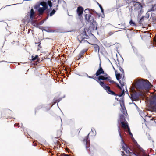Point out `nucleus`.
I'll return each instance as SVG.
<instances>
[{"label": "nucleus", "mask_w": 156, "mask_h": 156, "mask_svg": "<svg viewBox=\"0 0 156 156\" xmlns=\"http://www.w3.org/2000/svg\"><path fill=\"white\" fill-rule=\"evenodd\" d=\"M59 101H60V100H59V101H57H57H58V102H59Z\"/></svg>", "instance_id": "49"}, {"label": "nucleus", "mask_w": 156, "mask_h": 156, "mask_svg": "<svg viewBox=\"0 0 156 156\" xmlns=\"http://www.w3.org/2000/svg\"><path fill=\"white\" fill-rule=\"evenodd\" d=\"M136 144H137V142H136Z\"/></svg>", "instance_id": "53"}, {"label": "nucleus", "mask_w": 156, "mask_h": 156, "mask_svg": "<svg viewBox=\"0 0 156 156\" xmlns=\"http://www.w3.org/2000/svg\"><path fill=\"white\" fill-rule=\"evenodd\" d=\"M106 77L108 78L107 79L105 80L109 81L110 83H115L114 81L111 80V78L108 76L107 74H105V75H104V77L105 78Z\"/></svg>", "instance_id": "18"}, {"label": "nucleus", "mask_w": 156, "mask_h": 156, "mask_svg": "<svg viewBox=\"0 0 156 156\" xmlns=\"http://www.w3.org/2000/svg\"><path fill=\"white\" fill-rule=\"evenodd\" d=\"M155 9H156V7Z\"/></svg>", "instance_id": "55"}, {"label": "nucleus", "mask_w": 156, "mask_h": 156, "mask_svg": "<svg viewBox=\"0 0 156 156\" xmlns=\"http://www.w3.org/2000/svg\"><path fill=\"white\" fill-rule=\"evenodd\" d=\"M90 133L86 136L85 138L84 139L83 143L84 144L86 145V149L89 147L90 146V140H89V135Z\"/></svg>", "instance_id": "4"}, {"label": "nucleus", "mask_w": 156, "mask_h": 156, "mask_svg": "<svg viewBox=\"0 0 156 156\" xmlns=\"http://www.w3.org/2000/svg\"><path fill=\"white\" fill-rule=\"evenodd\" d=\"M48 7V5L46 2H42L40 3L38 11L40 14H42L44 11Z\"/></svg>", "instance_id": "3"}, {"label": "nucleus", "mask_w": 156, "mask_h": 156, "mask_svg": "<svg viewBox=\"0 0 156 156\" xmlns=\"http://www.w3.org/2000/svg\"><path fill=\"white\" fill-rule=\"evenodd\" d=\"M87 51V50H83L80 53L79 55V59H80V58H81L82 56L83 55V54L84 53L86 52Z\"/></svg>", "instance_id": "19"}, {"label": "nucleus", "mask_w": 156, "mask_h": 156, "mask_svg": "<svg viewBox=\"0 0 156 156\" xmlns=\"http://www.w3.org/2000/svg\"><path fill=\"white\" fill-rule=\"evenodd\" d=\"M43 22H41V23H43Z\"/></svg>", "instance_id": "51"}, {"label": "nucleus", "mask_w": 156, "mask_h": 156, "mask_svg": "<svg viewBox=\"0 0 156 156\" xmlns=\"http://www.w3.org/2000/svg\"><path fill=\"white\" fill-rule=\"evenodd\" d=\"M94 48H95V50H96V51L97 50H98V51H99V47L97 45H95V46H94Z\"/></svg>", "instance_id": "26"}, {"label": "nucleus", "mask_w": 156, "mask_h": 156, "mask_svg": "<svg viewBox=\"0 0 156 156\" xmlns=\"http://www.w3.org/2000/svg\"><path fill=\"white\" fill-rule=\"evenodd\" d=\"M134 155L136 156H149L144 153V151H142L140 153L134 154Z\"/></svg>", "instance_id": "14"}, {"label": "nucleus", "mask_w": 156, "mask_h": 156, "mask_svg": "<svg viewBox=\"0 0 156 156\" xmlns=\"http://www.w3.org/2000/svg\"><path fill=\"white\" fill-rule=\"evenodd\" d=\"M113 34V33H111V34H110V35H111V34Z\"/></svg>", "instance_id": "52"}, {"label": "nucleus", "mask_w": 156, "mask_h": 156, "mask_svg": "<svg viewBox=\"0 0 156 156\" xmlns=\"http://www.w3.org/2000/svg\"><path fill=\"white\" fill-rule=\"evenodd\" d=\"M117 86L119 88V89L122 90V89L121 88V87L119 86V84H117Z\"/></svg>", "instance_id": "39"}, {"label": "nucleus", "mask_w": 156, "mask_h": 156, "mask_svg": "<svg viewBox=\"0 0 156 156\" xmlns=\"http://www.w3.org/2000/svg\"><path fill=\"white\" fill-rule=\"evenodd\" d=\"M146 15L147 16H148V17H149V13H148V12H147V13H146Z\"/></svg>", "instance_id": "42"}, {"label": "nucleus", "mask_w": 156, "mask_h": 156, "mask_svg": "<svg viewBox=\"0 0 156 156\" xmlns=\"http://www.w3.org/2000/svg\"><path fill=\"white\" fill-rule=\"evenodd\" d=\"M60 119H61V122H62L61 124H62V120L61 119V118H60Z\"/></svg>", "instance_id": "47"}, {"label": "nucleus", "mask_w": 156, "mask_h": 156, "mask_svg": "<svg viewBox=\"0 0 156 156\" xmlns=\"http://www.w3.org/2000/svg\"><path fill=\"white\" fill-rule=\"evenodd\" d=\"M154 7H153V8L151 9V10H150V11H154Z\"/></svg>", "instance_id": "41"}, {"label": "nucleus", "mask_w": 156, "mask_h": 156, "mask_svg": "<svg viewBox=\"0 0 156 156\" xmlns=\"http://www.w3.org/2000/svg\"><path fill=\"white\" fill-rule=\"evenodd\" d=\"M48 3L50 7H51L52 6V2L50 1H48Z\"/></svg>", "instance_id": "27"}, {"label": "nucleus", "mask_w": 156, "mask_h": 156, "mask_svg": "<svg viewBox=\"0 0 156 156\" xmlns=\"http://www.w3.org/2000/svg\"><path fill=\"white\" fill-rule=\"evenodd\" d=\"M97 29V26H96V27H94L93 28V30H96Z\"/></svg>", "instance_id": "36"}, {"label": "nucleus", "mask_w": 156, "mask_h": 156, "mask_svg": "<svg viewBox=\"0 0 156 156\" xmlns=\"http://www.w3.org/2000/svg\"><path fill=\"white\" fill-rule=\"evenodd\" d=\"M135 9L136 10H139L140 11L141 10L142 8V5L140 4L138 2H136L135 4H134Z\"/></svg>", "instance_id": "10"}, {"label": "nucleus", "mask_w": 156, "mask_h": 156, "mask_svg": "<svg viewBox=\"0 0 156 156\" xmlns=\"http://www.w3.org/2000/svg\"><path fill=\"white\" fill-rule=\"evenodd\" d=\"M120 105L121 107V112H123V114L126 115L127 114V113L126 108L124 106V104L123 103H122L120 104Z\"/></svg>", "instance_id": "11"}, {"label": "nucleus", "mask_w": 156, "mask_h": 156, "mask_svg": "<svg viewBox=\"0 0 156 156\" xmlns=\"http://www.w3.org/2000/svg\"><path fill=\"white\" fill-rule=\"evenodd\" d=\"M40 44L38 45V46L39 47H40Z\"/></svg>", "instance_id": "46"}, {"label": "nucleus", "mask_w": 156, "mask_h": 156, "mask_svg": "<svg viewBox=\"0 0 156 156\" xmlns=\"http://www.w3.org/2000/svg\"><path fill=\"white\" fill-rule=\"evenodd\" d=\"M78 39L79 41L80 42V43H89L87 41L85 40V38H83L82 37L81 35H79L78 36Z\"/></svg>", "instance_id": "9"}, {"label": "nucleus", "mask_w": 156, "mask_h": 156, "mask_svg": "<svg viewBox=\"0 0 156 156\" xmlns=\"http://www.w3.org/2000/svg\"><path fill=\"white\" fill-rule=\"evenodd\" d=\"M91 10H92L91 9H87L85 10L84 12L86 13H87L90 14H91Z\"/></svg>", "instance_id": "21"}, {"label": "nucleus", "mask_w": 156, "mask_h": 156, "mask_svg": "<svg viewBox=\"0 0 156 156\" xmlns=\"http://www.w3.org/2000/svg\"><path fill=\"white\" fill-rule=\"evenodd\" d=\"M62 156H69L67 154H62Z\"/></svg>", "instance_id": "34"}, {"label": "nucleus", "mask_w": 156, "mask_h": 156, "mask_svg": "<svg viewBox=\"0 0 156 156\" xmlns=\"http://www.w3.org/2000/svg\"><path fill=\"white\" fill-rule=\"evenodd\" d=\"M98 4H99V6L101 9L102 13H103L104 12V10H103L102 7L101 6V5L99 4L98 3Z\"/></svg>", "instance_id": "28"}, {"label": "nucleus", "mask_w": 156, "mask_h": 156, "mask_svg": "<svg viewBox=\"0 0 156 156\" xmlns=\"http://www.w3.org/2000/svg\"><path fill=\"white\" fill-rule=\"evenodd\" d=\"M85 17L86 20L88 22H90L91 23H93L94 21L93 17H91L90 14H86L85 16Z\"/></svg>", "instance_id": "8"}, {"label": "nucleus", "mask_w": 156, "mask_h": 156, "mask_svg": "<svg viewBox=\"0 0 156 156\" xmlns=\"http://www.w3.org/2000/svg\"><path fill=\"white\" fill-rule=\"evenodd\" d=\"M124 94H125V91H124V90H123L122 91V93L119 95V97H121L123 95H124Z\"/></svg>", "instance_id": "29"}, {"label": "nucleus", "mask_w": 156, "mask_h": 156, "mask_svg": "<svg viewBox=\"0 0 156 156\" xmlns=\"http://www.w3.org/2000/svg\"><path fill=\"white\" fill-rule=\"evenodd\" d=\"M137 107V108H138V107L136 105L135 103H133Z\"/></svg>", "instance_id": "44"}, {"label": "nucleus", "mask_w": 156, "mask_h": 156, "mask_svg": "<svg viewBox=\"0 0 156 156\" xmlns=\"http://www.w3.org/2000/svg\"><path fill=\"white\" fill-rule=\"evenodd\" d=\"M43 22H41V23H43Z\"/></svg>", "instance_id": "50"}, {"label": "nucleus", "mask_w": 156, "mask_h": 156, "mask_svg": "<svg viewBox=\"0 0 156 156\" xmlns=\"http://www.w3.org/2000/svg\"><path fill=\"white\" fill-rule=\"evenodd\" d=\"M130 97L132 100L136 101H137L139 99V97L136 92L132 93L131 94V96Z\"/></svg>", "instance_id": "5"}, {"label": "nucleus", "mask_w": 156, "mask_h": 156, "mask_svg": "<svg viewBox=\"0 0 156 156\" xmlns=\"http://www.w3.org/2000/svg\"><path fill=\"white\" fill-rule=\"evenodd\" d=\"M85 75H86V76H87V77H88L89 78H92V79H93V77H91V76H89L87 75V73H86V74H85Z\"/></svg>", "instance_id": "33"}, {"label": "nucleus", "mask_w": 156, "mask_h": 156, "mask_svg": "<svg viewBox=\"0 0 156 156\" xmlns=\"http://www.w3.org/2000/svg\"><path fill=\"white\" fill-rule=\"evenodd\" d=\"M120 74L119 73H118V74H116V78L118 80H119V83L122 85H124V83L123 84L121 83V81H120V80H119L120 78Z\"/></svg>", "instance_id": "20"}, {"label": "nucleus", "mask_w": 156, "mask_h": 156, "mask_svg": "<svg viewBox=\"0 0 156 156\" xmlns=\"http://www.w3.org/2000/svg\"><path fill=\"white\" fill-rule=\"evenodd\" d=\"M83 11V9L81 6H79L78 7L77 12L79 16H80L82 14Z\"/></svg>", "instance_id": "12"}, {"label": "nucleus", "mask_w": 156, "mask_h": 156, "mask_svg": "<svg viewBox=\"0 0 156 156\" xmlns=\"http://www.w3.org/2000/svg\"><path fill=\"white\" fill-rule=\"evenodd\" d=\"M18 125H19V123L17 125L16 124H14V126H18Z\"/></svg>", "instance_id": "43"}, {"label": "nucleus", "mask_w": 156, "mask_h": 156, "mask_svg": "<svg viewBox=\"0 0 156 156\" xmlns=\"http://www.w3.org/2000/svg\"><path fill=\"white\" fill-rule=\"evenodd\" d=\"M91 130L92 131H93V129H91Z\"/></svg>", "instance_id": "54"}, {"label": "nucleus", "mask_w": 156, "mask_h": 156, "mask_svg": "<svg viewBox=\"0 0 156 156\" xmlns=\"http://www.w3.org/2000/svg\"><path fill=\"white\" fill-rule=\"evenodd\" d=\"M58 4H57V5H56V7H58Z\"/></svg>", "instance_id": "48"}, {"label": "nucleus", "mask_w": 156, "mask_h": 156, "mask_svg": "<svg viewBox=\"0 0 156 156\" xmlns=\"http://www.w3.org/2000/svg\"><path fill=\"white\" fill-rule=\"evenodd\" d=\"M129 24L130 25L132 26H136L135 23L132 20H131L130 21Z\"/></svg>", "instance_id": "24"}, {"label": "nucleus", "mask_w": 156, "mask_h": 156, "mask_svg": "<svg viewBox=\"0 0 156 156\" xmlns=\"http://www.w3.org/2000/svg\"><path fill=\"white\" fill-rule=\"evenodd\" d=\"M85 74H86V73H82V74H80V75L78 74V75L79 76H86V75H85Z\"/></svg>", "instance_id": "32"}, {"label": "nucleus", "mask_w": 156, "mask_h": 156, "mask_svg": "<svg viewBox=\"0 0 156 156\" xmlns=\"http://www.w3.org/2000/svg\"><path fill=\"white\" fill-rule=\"evenodd\" d=\"M81 35L82 37L83 38H85V39H88L89 38V36L86 34H81Z\"/></svg>", "instance_id": "23"}, {"label": "nucleus", "mask_w": 156, "mask_h": 156, "mask_svg": "<svg viewBox=\"0 0 156 156\" xmlns=\"http://www.w3.org/2000/svg\"><path fill=\"white\" fill-rule=\"evenodd\" d=\"M125 154V153H124L123 151H122L121 152V155L122 156L124 155Z\"/></svg>", "instance_id": "38"}, {"label": "nucleus", "mask_w": 156, "mask_h": 156, "mask_svg": "<svg viewBox=\"0 0 156 156\" xmlns=\"http://www.w3.org/2000/svg\"><path fill=\"white\" fill-rule=\"evenodd\" d=\"M119 70H120V71L122 72H123V69L122 68H120L119 69Z\"/></svg>", "instance_id": "37"}, {"label": "nucleus", "mask_w": 156, "mask_h": 156, "mask_svg": "<svg viewBox=\"0 0 156 156\" xmlns=\"http://www.w3.org/2000/svg\"><path fill=\"white\" fill-rule=\"evenodd\" d=\"M125 151L126 152V153H128V152H129V150H127H127H125Z\"/></svg>", "instance_id": "40"}, {"label": "nucleus", "mask_w": 156, "mask_h": 156, "mask_svg": "<svg viewBox=\"0 0 156 156\" xmlns=\"http://www.w3.org/2000/svg\"><path fill=\"white\" fill-rule=\"evenodd\" d=\"M153 106L152 107V108L153 110L156 111V95L154 97V101L153 102Z\"/></svg>", "instance_id": "16"}, {"label": "nucleus", "mask_w": 156, "mask_h": 156, "mask_svg": "<svg viewBox=\"0 0 156 156\" xmlns=\"http://www.w3.org/2000/svg\"><path fill=\"white\" fill-rule=\"evenodd\" d=\"M108 78L106 77H104V75H101L100 76L98 77H93V79L96 80L106 90L107 92L112 95H115V93L113 91L111 90L110 89V87L108 86H106L104 83L103 82L101 81L100 80H105L107 79Z\"/></svg>", "instance_id": "2"}, {"label": "nucleus", "mask_w": 156, "mask_h": 156, "mask_svg": "<svg viewBox=\"0 0 156 156\" xmlns=\"http://www.w3.org/2000/svg\"><path fill=\"white\" fill-rule=\"evenodd\" d=\"M127 130H128V132L129 133V135H130L132 136H133L132 134V133L130 132V129L129 128H128V129H127Z\"/></svg>", "instance_id": "30"}, {"label": "nucleus", "mask_w": 156, "mask_h": 156, "mask_svg": "<svg viewBox=\"0 0 156 156\" xmlns=\"http://www.w3.org/2000/svg\"><path fill=\"white\" fill-rule=\"evenodd\" d=\"M99 69L97 71L95 74L96 76H99L101 74H103V75H105V74H106V73H104L103 69L101 67V63L99 64Z\"/></svg>", "instance_id": "7"}, {"label": "nucleus", "mask_w": 156, "mask_h": 156, "mask_svg": "<svg viewBox=\"0 0 156 156\" xmlns=\"http://www.w3.org/2000/svg\"><path fill=\"white\" fill-rule=\"evenodd\" d=\"M122 124V127L125 129H128V128H129L128 126V123L126 122H122L121 123Z\"/></svg>", "instance_id": "13"}, {"label": "nucleus", "mask_w": 156, "mask_h": 156, "mask_svg": "<svg viewBox=\"0 0 156 156\" xmlns=\"http://www.w3.org/2000/svg\"><path fill=\"white\" fill-rule=\"evenodd\" d=\"M152 85L149 81L146 80H138L136 83V89H139L140 90H143L149 89L152 87Z\"/></svg>", "instance_id": "1"}, {"label": "nucleus", "mask_w": 156, "mask_h": 156, "mask_svg": "<svg viewBox=\"0 0 156 156\" xmlns=\"http://www.w3.org/2000/svg\"><path fill=\"white\" fill-rule=\"evenodd\" d=\"M38 56L37 55H36L34 57L32 56V58L31 60L32 61H34L37 59V58H38Z\"/></svg>", "instance_id": "25"}, {"label": "nucleus", "mask_w": 156, "mask_h": 156, "mask_svg": "<svg viewBox=\"0 0 156 156\" xmlns=\"http://www.w3.org/2000/svg\"><path fill=\"white\" fill-rule=\"evenodd\" d=\"M124 121H125V119L124 117L122 115H120L119 117V119L118 120V122H120L121 123L122 122H124Z\"/></svg>", "instance_id": "15"}, {"label": "nucleus", "mask_w": 156, "mask_h": 156, "mask_svg": "<svg viewBox=\"0 0 156 156\" xmlns=\"http://www.w3.org/2000/svg\"><path fill=\"white\" fill-rule=\"evenodd\" d=\"M55 9H53L52 11L48 15V16H51L55 13Z\"/></svg>", "instance_id": "22"}, {"label": "nucleus", "mask_w": 156, "mask_h": 156, "mask_svg": "<svg viewBox=\"0 0 156 156\" xmlns=\"http://www.w3.org/2000/svg\"><path fill=\"white\" fill-rule=\"evenodd\" d=\"M144 20V17H142L141 18V19H140V21H139V22H142V20Z\"/></svg>", "instance_id": "35"}, {"label": "nucleus", "mask_w": 156, "mask_h": 156, "mask_svg": "<svg viewBox=\"0 0 156 156\" xmlns=\"http://www.w3.org/2000/svg\"><path fill=\"white\" fill-rule=\"evenodd\" d=\"M34 12L33 9H31L30 10V18L32 20L34 19Z\"/></svg>", "instance_id": "17"}, {"label": "nucleus", "mask_w": 156, "mask_h": 156, "mask_svg": "<svg viewBox=\"0 0 156 156\" xmlns=\"http://www.w3.org/2000/svg\"><path fill=\"white\" fill-rule=\"evenodd\" d=\"M120 128L118 127V131L119 132V135L120 136V137L121 139V144L122 145V148L123 150L125 151V150H127V146L125 144L124 141L122 138V137L121 133L120 131Z\"/></svg>", "instance_id": "6"}, {"label": "nucleus", "mask_w": 156, "mask_h": 156, "mask_svg": "<svg viewBox=\"0 0 156 156\" xmlns=\"http://www.w3.org/2000/svg\"><path fill=\"white\" fill-rule=\"evenodd\" d=\"M154 41L156 42V37L155 38L154 40Z\"/></svg>", "instance_id": "45"}, {"label": "nucleus", "mask_w": 156, "mask_h": 156, "mask_svg": "<svg viewBox=\"0 0 156 156\" xmlns=\"http://www.w3.org/2000/svg\"><path fill=\"white\" fill-rule=\"evenodd\" d=\"M139 113L140 115L142 117V116L143 115L144 113L142 112V111H140V112H139Z\"/></svg>", "instance_id": "31"}]
</instances>
